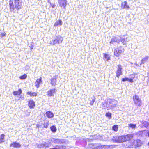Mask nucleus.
Here are the masks:
<instances>
[{
	"mask_svg": "<svg viewBox=\"0 0 149 149\" xmlns=\"http://www.w3.org/2000/svg\"><path fill=\"white\" fill-rule=\"evenodd\" d=\"M136 74H130L129 77V82L131 83H132L134 82L133 79L135 78V76L136 75Z\"/></svg>",
	"mask_w": 149,
	"mask_h": 149,
	"instance_id": "nucleus-16",
	"label": "nucleus"
},
{
	"mask_svg": "<svg viewBox=\"0 0 149 149\" xmlns=\"http://www.w3.org/2000/svg\"><path fill=\"white\" fill-rule=\"evenodd\" d=\"M46 115L49 118H51L54 116L53 114L50 111L47 112L46 113Z\"/></svg>",
	"mask_w": 149,
	"mask_h": 149,
	"instance_id": "nucleus-27",
	"label": "nucleus"
},
{
	"mask_svg": "<svg viewBox=\"0 0 149 149\" xmlns=\"http://www.w3.org/2000/svg\"><path fill=\"white\" fill-rule=\"evenodd\" d=\"M95 99V98L94 96H92L89 99V100L90 101V104L91 105H93Z\"/></svg>",
	"mask_w": 149,
	"mask_h": 149,
	"instance_id": "nucleus-22",
	"label": "nucleus"
},
{
	"mask_svg": "<svg viewBox=\"0 0 149 149\" xmlns=\"http://www.w3.org/2000/svg\"><path fill=\"white\" fill-rule=\"evenodd\" d=\"M130 63L131 64H133V63H132V62H130Z\"/></svg>",
	"mask_w": 149,
	"mask_h": 149,
	"instance_id": "nucleus-49",
	"label": "nucleus"
},
{
	"mask_svg": "<svg viewBox=\"0 0 149 149\" xmlns=\"http://www.w3.org/2000/svg\"><path fill=\"white\" fill-rule=\"evenodd\" d=\"M49 125L48 121H46L44 122V127L45 128H47L48 127Z\"/></svg>",
	"mask_w": 149,
	"mask_h": 149,
	"instance_id": "nucleus-37",
	"label": "nucleus"
},
{
	"mask_svg": "<svg viewBox=\"0 0 149 149\" xmlns=\"http://www.w3.org/2000/svg\"><path fill=\"white\" fill-rule=\"evenodd\" d=\"M37 127H39L38 125H37Z\"/></svg>",
	"mask_w": 149,
	"mask_h": 149,
	"instance_id": "nucleus-47",
	"label": "nucleus"
},
{
	"mask_svg": "<svg viewBox=\"0 0 149 149\" xmlns=\"http://www.w3.org/2000/svg\"><path fill=\"white\" fill-rule=\"evenodd\" d=\"M121 8L122 9H128L130 8L129 6L127 5V2L126 1H124L122 3Z\"/></svg>",
	"mask_w": 149,
	"mask_h": 149,
	"instance_id": "nucleus-15",
	"label": "nucleus"
},
{
	"mask_svg": "<svg viewBox=\"0 0 149 149\" xmlns=\"http://www.w3.org/2000/svg\"><path fill=\"white\" fill-rule=\"evenodd\" d=\"M115 42L119 43L120 42V40L117 38L114 37L111 39V41L110 43V44H113Z\"/></svg>",
	"mask_w": 149,
	"mask_h": 149,
	"instance_id": "nucleus-14",
	"label": "nucleus"
},
{
	"mask_svg": "<svg viewBox=\"0 0 149 149\" xmlns=\"http://www.w3.org/2000/svg\"><path fill=\"white\" fill-rule=\"evenodd\" d=\"M143 126L146 128H149V122L143 121L142 122Z\"/></svg>",
	"mask_w": 149,
	"mask_h": 149,
	"instance_id": "nucleus-24",
	"label": "nucleus"
},
{
	"mask_svg": "<svg viewBox=\"0 0 149 149\" xmlns=\"http://www.w3.org/2000/svg\"><path fill=\"white\" fill-rule=\"evenodd\" d=\"M111 140L114 142L119 143V136H114L111 139Z\"/></svg>",
	"mask_w": 149,
	"mask_h": 149,
	"instance_id": "nucleus-25",
	"label": "nucleus"
},
{
	"mask_svg": "<svg viewBox=\"0 0 149 149\" xmlns=\"http://www.w3.org/2000/svg\"><path fill=\"white\" fill-rule=\"evenodd\" d=\"M122 66L120 65H119L118 66L116 74V76L118 77H119L122 74Z\"/></svg>",
	"mask_w": 149,
	"mask_h": 149,
	"instance_id": "nucleus-10",
	"label": "nucleus"
},
{
	"mask_svg": "<svg viewBox=\"0 0 149 149\" xmlns=\"http://www.w3.org/2000/svg\"><path fill=\"white\" fill-rule=\"evenodd\" d=\"M120 41L122 43L125 45L126 44V41L125 40V37L124 36H120Z\"/></svg>",
	"mask_w": 149,
	"mask_h": 149,
	"instance_id": "nucleus-26",
	"label": "nucleus"
},
{
	"mask_svg": "<svg viewBox=\"0 0 149 149\" xmlns=\"http://www.w3.org/2000/svg\"><path fill=\"white\" fill-rule=\"evenodd\" d=\"M133 101L135 104L140 106L141 105V99L137 95H135L133 96Z\"/></svg>",
	"mask_w": 149,
	"mask_h": 149,
	"instance_id": "nucleus-4",
	"label": "nucleus"
},
{
	"mask_svg": "<svg viewBox=\"0 0 149 149\" xmlns=\"http://www.w3.org/2000/svg\"><path fill=\"white\" fill-rule=\"evenodd\" d=\"M63 40V38L61 37H58L54 40H52L50 42V44L54 45L56 44H59L61 43Z\"/></svg>",
	"mask_w": 149,
	"mask_h": 149,
	"instance_id": "nucleus-3",
	"label": "nucleus"
},
{
	"mask_svg": "<svg viewBox=\"0 0 149 149\" xmlns=\"http://www.w3.org/2000/svg\"><path fill=\"white\" fill-rule=\"evenodd\" d=\"M14 3L13 1L10 0L9 5L10 9L11 12L14 11L15 8L19 9L21 8L22 2L21 0H14Z\"/></svg>",
	"mask_w": 149,
	"mask_h": 149,
	"instance_id": "nucleus-2",
	"label": "nucleus"
},
{
	"mask_svg": "<svg viewBox=\"0 0 149 149\" xmlns=\"http://www.w3.org/2000/svg\"><path fill=\"white\" fill-rule=\"evenodd\" d=\"M57 91V89L56 88H53L50 89L47 92V96L49 97H50L51 96H53L54 95V94Z\"/></svg>",
	"mask_w": 149,
	"mask_h": 149,
	"instance_id": "nucleus-7",
	"label": "nucleus"
},
{
	"mask_svg": "<svg viewBox=\"0 0 149 149\" xmlns=\"http://www.w3.org/2000/svg\"><path fill=\"white\" fill-rule=\"evenodd\" d=\"M148 145L149 146V142H148Z\"/></svg>",
	"mask_w": 149,
	"mask_h": 149,
	"instance_id": "nucleus-48",
	"label": "nucleus"
},
{
	"mask_svg": "<svg viewBox=\"0 0 149 149\" xmlns=\"http://www.w3.org/2000/svg\"><path fill=\"white\" fill-rule=\"evenodd\" d=\"M126 81H129V78L125 77L122 79V81L123 82H125Z\"/></svg>",
	"mask_w": 149,
	"mask_h": 149,
	"instance_id": "nucleus-39",
	"label": "nucleus"
},
{
	"mask_svg": "<svg viewBox=\"0 0 149 149\" xmlns=\"http://www.w3.org/2000/svg\"><path fill=\"white\" fill-rule=\"evenodd\" d=\"M31 49H33V46H31Z\"/></svg>",
	"mask_w": 149,
	"mask_h": 149,
	"instance_id": "nucleus-46",
	"label": "nucleus"
},
{
	"mask_svg": "<svg viewBox=\"0 0 149 149\" xmlns=\"http://www.w3.org/2000/svg\"><path fill=\"white\" fill-rule=\"evenodd\" d=\"M56 80L55 78H52L51 80V84L52 86H55L56 85Z\"/></svg>",
	"mask_w": 149,
	"mask_h": 149,
	"instance_id": "nucleus-30",
	"label": "nucleus"
},
{
	"mask_svg": "<svg viewBox=\"0 0 149 149\" xmlns=\"http://www.w3.org/2000/svg\"><path fill=\"white\" fill-rule=\"evenodd\" d=\"M22 91L21 89H19L18 91H14L13 93V94L15 95H17L21 94Z\"/></svg>",
	"mask_w": 149,
	"mask_h": 149,
	"instance_id": "nucleus-29",
	"label": "nucleus"
},
{
	"mask_svg": "<svg viewBox=\"0 0 149 149\" xmlns=\"http://www.w3.org/2000/svg\"><path fill=\"white\" fill-rule=\"evenodd\" d=\"M129 127L132 129H135L136 127V124H128Z\"/></svg>",
	"mask_w": 149,
	"mask_h": 149,
	"instance_id": "nucleus-34",
	"label": "nucleus"
},
{
	"mask_svg": "<svg viewBox=\"0 0 149 149\" xmlns=\"http://www.w3.org/2000/svg\"><path fill=\"white\" fill-rule=\"evenodd\" d=\"M98 139H101V138H98Z\"/></svg>",
	"mask_w": 149,
	"mask_h": 149,
	"instance_id": "nucleus-50",
	"label": "nucleus"
},
{
	"mask_svg": "<svg viewBox=\"0 0 149 149\" xmlns=\"http://www.w3.org/2000/svg\"><path fill=\"white\" fill-rule=\"evenodd\" d=\"M59 148H60V149H65V146H58Z\"/></svg>",
	"mask_w": 149,
	"mask_h": 149,
	"instance_id": "nucleus-41",
	"label": "nucleus"
},
{
	"mask_svg": "<svg viewBox=\"0 0 149 149\" xmlns=\"http://www.w3.org/2000/svg\"><path fill=\"white\" fill-rule=\"evenodd\" d=\"M51 141L53 142L56 144L61 143L65 142L64 139H59L53 138L52 139Z\"/></svg>",
	"mask_w": 149,
	"mask_h": 149,
	"instance_id": "nucleus-9",
	"label": "nucleus"
},
{
	"mask_svg": "<svg viewBox=\"0 0 149 149\" xmlns=\"http://www.w3.org/2000/svg\"><path fill=\"white\" fill-rule=\"evenodd\" d=\"M42 77H40V78L37 79L35 83V86L38 88L40 86V84L42 82Z\"/></svg>",
	"mask_w": 149,
	"mask_h": 149,
	"instance_id": "nucleus-11",
	"label": "nucleus"
},
{
	"mask_svg": "<svg viewBox=\"0 0 149 149\" xmlns=\"http://www.w3.org/2000/svg\"><path fill=\"white\" fill-rule=\"evenodd\" d=\"M109 119H111V113L108 112L105 115Z\"/></svg>",
	"mask_w": 149,
	"mask_h": 149,
	"instance_id": "nucleus-36",
	"label": "nucleus"
},
{
	"mask_svg": "<svg viewBox=\"0 0 149 149\" xmlns=\"http://www.w3.org/2000/svg\"><path fill=\"white\" fill-rule=\"evenodd\" d=\"M21 146V145L18 143L14 142L11 143L10 145V147H13L17 148H20Z\"/></svg>",
	"mask_w": 149,
	"mask_h": 149,
	"instance_id": "nucleus-13",
	"label": "nucleus"
},
{
	"mask_svg": "<svg viewBox=\"0 0 149 149\" xmlns=\"http://www.w3.org/2000/svg\"><path fill=\"white\" fill-rule=\"evenodd\" d=\"M6 33H2L1 34V36L2 37H4L6 36Z\"/></svg>",
	"mask_w": 149,
	"mask_h": 149,
	"instance_id": "nucleus-42",
	"label": "nucleus"
},
{
	"mask_svg": "<svg viewBox=\"0 0 149 149\" xmlns=\"http://www.w3.org/2000/svg\"><path fill=\"white\" fill-rule=\"evenodd\" d=\"M22 98H23V99H24V97H22Z\"/></svg>",
	"mask_w": 149,
	"mask_h": 149,
	"instance_id": "nucleus-51",
	"label": "nucleus"
},
{
	"mask_svg": "<svg viewBox=\"0 0 149 149\" xmlns=\"http://www.w3.org/2000/svg\"><path fill=\"white\" fill-rule=\"evenodd\" d=\"M28 106L29 107L31 108H33L35 106L34 102L33 100H30L28 102Z\"/></svg>",
	"mask_w": 149,
	"mask_h": 149,
	"instance_id": "nucleus-12",
	"label": "nucleus"
},
{
	"mask_svg": "<svg viewBox=\"0 0 149 149\" xmlns=\"http://www.w3.org/2000/svg\"><path fill=\"white\" fill-rule=\"evenodd\" d=\"M119 143L126 141L125 135H123L119 136Z\"/></svg>",
	"mask_w": 149,
	"mask_h": 149,
	"instance_id": "nucleus-21",
	"label": "nucleus"
},
{
	"mask_svg": "<svg viewBox=\"0 0 149 149\" xmlns=\"http://www.w3.org/2000/svg\"><path fill=\"white\" fill-rule=\"evenodd\" d=\"M117 104V101L108 99L102 103V107L104 109H107L108 110L115 107Z\"/></svg>",
	"mask_w": 149,
	"mask_h": 149,
	"instance_id": "nucleus-1",
	"label": "nucleus"
},
{
	"mask_svg": "<svg viewBox=\"0 0 149 149\" xmlns=\"http://www.w3.org/2000/svg\"><path fill=\"white\" fill-rule=\"evenodd\" d=\"M22 98H23V99H24V97H22Z\"/></svg>",
	"mask_w": 149,
	"mask_h": 149,
	"instance_id": "nucleus-52",
	"label": "nucleus"
},
{
	"mask_svg": "<svg viewBox=\"0 0 149 149\" xmlns=\"http://www.w3.org/2000/svg\"><path fill=\"white\" fill-rule=\"evenodd\" d=\"M50 129L53 132H55L56 131V128L54 126H52L50 127Z\"/></svg>",
	"mask_w": 149,
	"mask_h": 149,
	"instance_id": "nucleus-32",
	"label": "nucleus"
},
{
	"mask_svg": "<svg viewBox=\"0 0 149 149\" xmlns=\"http://www.w3.org/2000/svg\"><path fill=\"white\" fill-rule=\"evenodd\" d=\"M62 22L61 20H58L56 21L54 24V26H56L58 25H62Z\"/></svg>",
	"mask_w": 149,
	"mask_h": 149,
	"instance_id": "nucleus-28",
	"label": "nucleus"
},
{
	"mask_svg": "<svg viewBox=\"0 0 149 149\" xmlns=\"http://www.w3.org/2000/svg\"><path fill=\"white\" fill-rule=\"evenodd\" d=\"M104 58L107 61H108L110 57L109 55L107 54H104Z\"/></svg>",
	"mask_w": 149,
	"mask_h": 149,
	"instance_id": "nucleus-33",
	"label": "nucleus"
},
{
	"mask_svg": "<svg viewBox=\"0 0 149 149\" xmlns=\"http://www.w3.org/2000/svg\"><path fill=\"white\" fill-rule=\"evenodd\" d=\"M5 135L3 134H2L0 137V143H2L4 141V137Z\"/></svg>",
	"mask_w": 149,
	"mask_h": 149,
	"instance_id": "nucleus-31",
	"label": "nucleus"
},
{
	"mask_svg": "<svg viewBox=\"0 0 149 149\" xmlns=\"http://www.w3.org/2000/svg\"><path fill=\"white\" fill-rule=\"evenodd\" d=\"M149 57L148 56H145L141 60L140 65L144 64L148 60Z\"/></svg>",
	"mask_w": 149,
	"mask_h": 149,
	"instance_id": "nucleus-20",
	"label": "nucleus"
},
{
	"mask_svg": "<svg viewBox=\"0 0 149 149\" xmlns=\"http://www.w3.org/2000/svg\"><path fill=\"white\" fill-rule=\"evenodd\" d=\"M49 3L50 4V6H52V8H54L55 7L56 5L54 3H51L50 2Z\"/></svg>",
	"mask_w": 149,
	"mask_h": 149,
	"instance_id": "nucleus-40",
	"label": "nucleus"
},
{
	"mask_svg": "<svg viewBox=\"0 0 149 149\" xmlns=\"http://www.w3.org/2000/svg\"><path fill=\"white\" fill-rule=\"evenodd\" d=\"M67 2V0H58L59 6L63 9H65Z\"/></svg>",
	"mask_w": 149,
	"mask_h": 149,
	"instance_id": "nucleus-6",
	"label": "nucleus"
},
{
	"mask_svg": "<svg viewBox=\"0 0 149 149\" xmlns=\"http://www.w3.org/2000/svg\"><path fill=\"white\" fill-rule=\"evenodd\" d=\"M58 146H56V147H55L53 148H50L49 149H60V148H59Z\"/></svg>",
	"mask_w": 149,
	"mask_h": 149,
	"instance_id": "nucleus-43",
	"label": "nucleus"
},
{
	"mask_svg": "<svg viewBox=\"0 0 149 149\" xmlns=\"http://www.w3.org/2000/svg\"><path fill=\"white\" fill-rule=\"evenodd\" d=\"M148 136L149 137V131H148Z\"/></svg>",
	"mask_w": 149,
	"mask_h": 149,
	"instance_id": "nucleus-45",
	"label": "nucleus"
},
{
	"mask_svg": "<svg viewBox=\"0 0 149 149\" xmlns=\"http://www.w3.org/2000/svg\"><path fill=\"white\" fill-rule=\"evenodd\" d=\"M124 51V49L122 47H120L114 50V54L117 56Z\"/></svg>",
	"mask_w": 149,
	"mask_h": 149,
	"instance_id": "nucleus-5",
	"label": "nucleus"
},
{
	"mask_svg": "<svg viewBox=\"0 0 149 149\" xmlns=\"http://www.w3.org/2000/svg\"><path fill=\"white\" fill-rule=\"evenodd\" d=\"M126 141H129L133 137V135L132 134H128L125 135Z\"/></svg>",
	"mask_w": 149,
	"mask_h": 149,
	"instance_id": "nucleus-19",
	"label": "nucleus"
},
{
	"mask_svg": "<svg viewBox=\"0 0 149 149\" xmlns=\"http://www.w3.org/2000/svg\"><path fill=\"white\" fill-rule=\"evenodd\" d=\"M37 147L38 148H45L49 147L48 145L46 142H43L41 144H37Z\"/></svg>",
	"mask_w": 149,
	"mask_h": 149,
	"instance_id": "nucleus-8",
	"label": "nucleus"
},
{
	"mask_svg": "<svg viewBox=\"0 0 149 149\" xmlns=\"http://www.w3.org/2000/svg\"><path fill=\"white\" fill-rule=\"evenodd\" d=\"M134 144L135 146L137 147L140 146L141 145V141L139 139L136 140L134 141Z\"/></svg>",
	"mask_w": 149,
	"mask_h": 149,
	"instance_id": "nucleus-18",
	"label": "nucleus"
},
{
	"mask_svg": "<svg viewBox=\"0 0 149 149\" xmlns=\"http://www.w3.org/2000/svg\"><path fill=\"white\" fill-rule=\"evenodd\" d=\"M114 146L113 145H102L101 146L102 149H109V148H113Z\"/></svg>",
	"mask_w": 149,
	"mask_h": 149,
	"instance_id": "nucleus-17",
	"label": "nucleus"
},
{
	"mask_svg": "<svg viewBox=\"0 0 149 149\" xmlns=\"http://www.w3.org/2000/svg\"><path fill=\"white\" fill-rule=\"evenodd\" d=\"M27 77V75L26 74H24V75H23L20 76L19 77V78L23 80V79H25Z\"/></svg>",
	"mask_w": 149,
	"mask_h": 149,
	"instance_id": "nucleus-38",
	"label": "nucleus"
},
{
	"mask_svg": "<svg viewBox=\"0 0 149 149\" xmlns=\"http://www.w3.org/2000/svg\"><path fill=\"white\" fill-rule=\"evenodd\" d=\"M118 125H115L112 127V129L115 132H117L118 130Z\"/></svg>",
	"mask_w": 149,
	"mask_h": 149,
	"instance_id": "nucleus-35",
	"label": "nucleus"
},
{
	"mask_svg": "<svg viewBox=\"0 0 149 149\" xmlns=\"http://www.w3.org/2000/svg\"><path fill=\"white\" fill-rule=\"evenodd\" d=\"M28 95H30L31 97L36 96L37 95V93L35 92H32L31 91H29L27 93Z\"/></svg>",
	"mask_w": 149,
	"mask_h": 149,
	"instance_id": "nucleus-23",
	"label": "nucleus"
},
{
	"mask_svg": "<svg viewBox=\"0 0 149 149\" xmlns=\"http://www.w3.org/2000/svg\"><path fill=\"white\" fill-rule=\"evenodd\" d=\"M134 65H135V66H134V67L136 68H137L139 66L138 65L137 63H134Z\"/></svg>",
	"mask_w": 149,
	"mask_h": 149,
	"instance_id": "nucleus-44",
	"label": "nucleus"
}]
</instances>
